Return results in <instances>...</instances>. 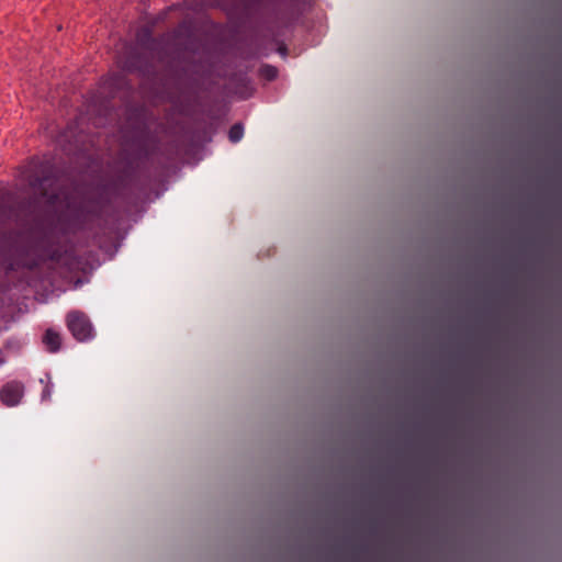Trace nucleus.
Instances as JSON below:
<instances>
[{"label": "nucleus", "instance_id": "1", "mask_svg": "<svg viewBox=\"0 0 562 562\" xmlns=\"http://www.w3.org/2000/svg\"><path fill=\"white\" fill-rule=\"evenodd\" d=\"M198 38L186 25L178 26L171 38L157 40L153 36L149 27L144 26L136 34L135 45L126 46L119 56L117 64L122 71L110 75L104 80V89L109 95L114 98L121 91H130L131 85L126 72H137L147 76L154 71L155 63H165L167 48H172L176 58L187 59L198 48Z\"/></svg>", "mask_w": 562, "mask_h": 562}, {"label": "nucleus", "instance_id": "4", "mask_svg": "<svg viewBox=\"0 0 562 562\" xmlns=\"http://www.w3.org/2000/svg\"><path fill=\"white\" fill-rule=\"evenodd\" d=\"M24 394V385L18 381H10L0 389V400L9 407L16 406Z\"/></svg>", "mask_w": 562, "mask_h": 562}, {"label": "nucleus", "instance_id": "7", "mask_svg": "<svg viewBox=\"0 0 562 562\" xmlns=\"http://www.w3.org/2000/svg\"><path fill=\"white\" fill-rule=\"evenodd\" d=\"M260 75H261L265 79H267V80L271 81V80H273V79H276V78H277V76H278V69H277L276 67L271 66V65H263V66H261V68H260Z\"/></svg>", "mask_w": 562, "mask_h": 562}, {"label": "nucleus", "instance_id": "5", "mask_svg": "<svg viewBox=\"0 0 562 562\" xmlns=\"http://www.w3.org/2000/svg\"><path fill=\"white\" fill-rule=\"evenodd\" d=\"M43 344L49 352H57L60 349L61 337L57 331L47 329L43 336Z\"/></svg>", "mask_w": 562, "mask_h": 562}, {"label": "nucleus", "instance_id": "6", "mask_svg": "<svg viewBox=\"0 0 562 562\" xmlns=\"http://www.w3.org/2000/svg\"><path fill=\"white\" fill-rule=\"evenodd\" d=\"M244 136V127L240 123L234 124L228 132V138L232 143H238Z\"/></svg>", "mask_w": 562, "mask_h": 562}, {"label": "nucleus", "instance_id": "9", "mask_svg": "<svg viewBox=\"0 0 562 562\" xmlns=\"http://www.w3.org/2000/svg\"><path fill=\"white\" fill-rule=\"evenodd\" d=\"M279 54L283 57L286 56V53H288V48L285 46H280L279 49H278Z\"/></svg>", "mask_w": 562, "mask_h": 562}, {"label": "nucleus", "instance_id": "8", "mask_svg": "<svg viewBox=\"0 0 562 562\" xmlns=\"http://www.w3.org/2000/svg\"><path fill=\"white\" fill-rule=\"evenodd\" d=\"M52 392H53V386L49 385V384H46L44 390H43V393H42V398L43 400H49L50 396H52Z\"/></svg>", "mask_w": 562, "mask_h": 562}, {"label": "nucleus", "instance_id": "2", "mask_svg": "<svg viewBox=\"0 0 562 562\" xmlns=\"http://www.w3.org/2000/svg\"><path fill=\"white\" fill-rule=\"evenodd\" d=\"M27 182L49 206L54 207L59 203L61 194L57 189V179L49 164H41L27 176Z\"/></svg>", "mask_w": 562, "mask_h": 562}, {"label": "nucleus", "instance_id": "3", "mask_svg": "<svg viewBox=\"0 0 562 562\" xmlns=\"http://www.w3.org/2000/svg\"><path fill=\"white\" fill-rule=\"evenodd\" d=\"M67 327L78 341H86L93 337L90 319L82 312L74 311L67 315Z\"/></svg>", "mask_w": 562, "mask_h": 562}]
</instances>
